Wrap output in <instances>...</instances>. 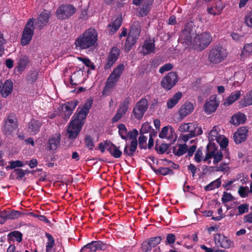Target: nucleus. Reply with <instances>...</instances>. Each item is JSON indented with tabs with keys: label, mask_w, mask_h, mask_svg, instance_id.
<instances>
[{
	"label": "nucleus",
	"mask_w": 252,
	"mask_h": 252,
	"mask_svg": "<svg viewBox=\"0 0 252 252\" xmlns=\"http://www.w3.org/2000/svg\"><path fill=\"white\" fill-rule=\"evenodd\" d=\"M93 103V100L89 99L82 107L80 106L78 107L77 111L72 117L67 129V132L69 134L68 136L70 138H76L80 132L84 124V121L89 113Z\"/></svg>",
	"instance_id": "f257e3e1"
},
{
	"label": "nucleus",
	"mask_w": 252,
	"mask_h": 252,
	"mask_svg": "<svg viewBox=\"0 0 252 252\" xmlns=\"http://www.w3.org/2000/svg\"><path fill=\"white\" fill-rule=\"evenodd\" d=\"M97 32L95 29L86 30L75 39V49L81 51L94 47L97 40Z\"/></svg>",
	"instance_id": "f03ea898"
},
{
	"label": "nucleus",
	"mask_w": 252,
	"mask_h": 252,
	"mask_svg": "<svg viewBox=\"0 0 252 252\" xmlns=\"http://www.w3.org/2000/svg\"><path fill=\"white\" fill-rule=\"evenodd\" d=\"M227 55L226 49L219 43L210 48L208 53V60L211 64L217 65L224 61Z\"/></svg>",
	"instance_id": "7ed1b4c3"
},
{
	"label": "nucleus",
	"mask_w": 252,
	"mask_h": 252,
	"mask_svg": "<svg viewBox=\"0 0 252 252\" xmlns=\"http://www.w3.org/2000/svg\"><path fill=\"white\" fill-rule=\"evenodd\" d=\"M138 131L135 128H133L131 131H128L127 134V138L131 139L130 145L126 143L124 149V154L126 157H133L138 146L137 136Z\"/></svg>",
	"instance_id": "20e7f679"
},
{
	"label": "nucleus",
	"mask_w": 252,
	"mask_h": 252,
	"mask_svg": "<svg viewBox=\"0 0 252 252\" xmlns=\"http://www.w3.org/2000/svg\"><path fill=\"white\" fill-rule=\"evenodd\" d=\"M212 40V37L209 32H203L194 37L193 46L196 50L202 51L207 48Z\"/></svg>",
	"instance_id": "39448f33"
},
{
	"label": "nucleus",
	"mask_w": 252,
	"mask_h": 252,
	"mask_svg": "<svg viewBox=\"0 0 252 252\" xmlns=\"http://www.w3.org/2000/svg\"><path fill=\"white\" fill-rule=\"evenodd\" d=\"M3 125L2 127L3 133L5 135H10L18 128V123L16 117L9 114L3 120Z\"/></svg>",
	"instance_id": "423d86ee"
},
{
	"label": "nucleus",
	"mask_w": 252,
	"mask_h": 252,
	"mask_svg": "<svg viewBox=\"0 0 252 252\" xmlns=\"http://www.w3.org/2000/svg\"><path fill=\"white\" fill-rule=\"evenodd\" d=\"M34 21L35 19L32 18L26 23L21 38V43L22 46H26L30 43L34 34Z\"/></svg>",
	"instance_id": "0eeeda50"
},
{
	"label": "nucleus",
	"mask_w": 252,
	"mask_h": 252,
	"mask_svg": "<svg viewBox=\"0 0 252 252\" xmlns=\"http://www.w3.org/2000/svg\"><path fill=\"white\" fill-rule=\"evenodd\" d=\"M178 80V75L176 72L171 71L162 78L161 86L166 91H169L176 85Z\"/></svg>",
	"instance_id": "6e6552de"
},
{
	"label": "nucleus",
	"mask_w": 252,
	"mask_h": 252,
	"mask_svg": "<svg viewBox=\"0 0 252 252\" xmlns=\"http://www.w3.org/2000/svg\"><path fill=\"white\" fill-rule=\"evenodd\" d=\"M76 11V8L71 4H63L56 11L57 17L62 20L68 19Z\"/></svg>",
	"instance_id": "1a4fd4ad"
},
{
	"label": "nucleus",
	"mask_w": 252,
	"mask_h": 252,
	"mask_svg": "<svg viewBox=\"0 0 252 252\" xmlns=\"http://www.w3.org/2000/svg\"><path fill=\"white\" fill-rule=\"evenodd\" d=\"M148 108V102L145 98L139 100L133 107L132 114L134 118L137 120L141 119Z\"/></svg>",
	"instance_id": "9d476101"
},
{
	"label": "nucleus",
	"mask_w": 252,
	"mask_h": 252,
	"mask_svg": "<svg viewBox=\"0 0 252 252\" xmlns=\"http://www.w3.org/2000/svg\"><path fill=\"white\" fill-rule=\"evenodd\" d=\"M78 103L77 100L73 99L62 104V109L63 113V118L64 120H67L69 118Z\"/></svg>",
	"instance_id": "9b49d317"
},
{
	"label": "nucleus",
	"mask_w": 252,
	"mask_h": 252,
	"mask_svg": "<svg viewBox=\"0 0 252 252\" xmlns=\"http://www.w3.org/2000/svg\"><path fill=\"white\" fill-rule=\"evenodd\" d=\"M216 245L223 249H227L233 247L234 244L227 237L220 234H216L214 236Z\"/></svg>",
	"instance_id": "f8f14e48"
},
{
	"label": "nucleus",
	"mask_w": 252,
	"mask_h": 252,
	"mask_svg": "<svg viewBox=\"0 0 252 252\" xmlns=\"http://www.w3.org/2000/svg\"><path fill=\"white\" fill-rule=\"evenodd\" d=\"M120 53V50L116 47H113L109 52L107 62L105 64V70L110 69L117 61Z\"/></svg>",
	"instance_id": "ddd939ff"
},
{
	"label": "nucleus",
	"mask_w": 252,
	"mask_h": 252,
	"mask_svg": "<svg viewBox=\"0 0 252 252\" xmlns=\"http://www.w3.org/2000/svg\"><path fill=\"white\" fill-rule=\"evenodd\" d=\"M162 240L161 236L151 237L144 241L141 245V250L143 252H148L160 243Z\"/></svg>",
	"instance_id": "4468645a"
},
{
	"label": "nucleus",
	"mask_w": 252,
	"mask_h": 252,
	"mask_svg": "<svg viewBox=\"0 0 252 252\" xmlns=\"http://www.w3.org/2000/svg\"><path fill=\"white\" fill-rule=\"evenodd\" d=\"M107 245L101 241H94L87 244L81 250V252L89 249L90 251L96 252L97 250L104 251L107 249Z\"/></svg>",
	"instance_id": "2eb2a0df"
},
{
	"label": "nucleus",
	"mask_w": 252,
	"mask_h": 252,
	"mask_svg": "<svg viewBox=\"0 0 252 252\" xmlns=\"http://www.w3.org/2000/svg\"><path fill=\"white\" fill-rule=\"evenodd\" d=\"M248 129L246 126L241 127L233 134V139L237 144L245 141L247 138Z\"/></svg>",
	"instance_id": "dca6fc26"
},
{
	"label": "nucleus",
	"mask_w": 252,
	"mask_h": 252,
	"mask_svg": "<svg viewBox=\"0 0 252 252\" xmlns=\"http://www.w3.org/2000/svg\"><path fill=\"white\" fill-rule=\"evenodd\" d=\"M106 145L107 150L114 158H118L121 157L122 152L120 151V147H117L110 141H106Z\"/></svg>",
	"instance_id": "f3484780"
},
{
	"label": "nucleus",
	"mask_w": 252,
	"mask_h": 252,
	"mask_svg": "<svg viewBox=\"0 0 252 252\" xmlns=\"http://www.w3.org/2000/svg\"><path fill=\"white\" fill-rule=\"evenodd\" d=\"M50 15L43 12L38 16L35 22V26L39 30H41L48 23Z\"/></svg>",
	"instance_id": "a211bd4d"
},
{
	"label": "nucleus",
	"mask_w": 252,
	"mask_h": 252,
	"mask_svg": "<svg viewBox=\"0 0 252 252\" xmlns=\"http://www.w3.org/2000/svg\"><path fill=\"white\" fill-rule=\"evenodd\" d=\"M143 53L144 55H149L155 51V40L149 38L146 40L142 46Z\"/></svg>",
	"instance_id": "6ab92c4d"
},
{
	"label": "nucleus",
	"mask_w": 252,
	"mask_h": 252,
	"mask_svg": "<svg viewBox=\"0 0 252 252\" xmlns=\"http://www.w3.org/2000/svg\"><path fill=\"white\" fill-rule=\"evenodd\" d=\"M42 123L38 121L32 119L28 124V130L32 135H36L40 130Z\"/></svg>",
	"instance_id": "aec40b11"
},
{
	"label": "nucleus",
	"mask_w": 252,
	"mask_h": 252,
	"mask_svg": "<svg viewBox=\"0 0 252 252\" xmlns=\"http://www.w3.org/2000/svg\"><path fill=\"white\" fill-rule=\"evenodd\" d=\"M13 82L11 80H6L4 83H2L1 93L2 97L6 98L10 94L13 90Z\"/></svg>",
	"instance_id": "412c9836"
},
{
	"label": "nucleus",
	"mask_w": 252,
	"mask_h": 252,
	"mask_svg": "<svg viewBox=\"0 0 252 252\" xmlns=\"http://www.w3.org/2000/svg\"><path fill=\"white\" fill-rule=\"evenodd\" d=\"M218 105L219 104L217 103L215 98L212 99L211 97H210V100H207L205 103L203 107L204 110L207 114H210L216 111Z\"/></svg>",
	"instance_id": "4be33fe9"
},
{
	"label": "nucleus",
	"mask_w": 252,
	"mask_h": 252,
	"mask_svg": "<svg viewBox=\"0 0 252 252\" xmlns=\"http://www.w3.org/2000/svg\"><path fill=\"white\" fill-rule=\"evenodd\" d=\"M60 142L61 137L60 134L52 135L48 141L47 148L49 150H55L60 145Z\"/></svg>",
	"instance_id": "5701e85b"
},
{
	"label": "nucleus",
	"mask_w": 252,
	"mask_h": 252,
	"mask_svg": "<svg viewBox=\"0 0 252 252\" xmlns=\"http://www.w3.org/2000/svg\"><path fill=\"white\" fill-rule=\"evenodd\" d=\"M154 0H144L142 7L138 11V15L144 17L149 13L153 5Z\"/></svg>",
	"instance_id": "b1692460"
},
{
	"label": "nucleus",
	"mask_w": 252,
	"mask_h": 252,
	"mask_svg": "<svg viewBox=\"0 0 252 252\" xmlns=\"http://www.w3.org/2000/svg\"><path fill=\"white\" fill-rule=\"evenodd\" d=\"M194 108L192 103L190 102H186L179 109V114L181 118H184L188 115L190 114Z\"/></svg>",
	"instance_id": "393cba45"
},
{
	"label": "nucleus",
	"mask_w": 252,
	"mask_h": 252,
	"mask_svg": "<svg viewBox=\"0 0 252 252\" xmlns=\"http://www.w3.org/2000/svg\"><path fill=\"white\" fill-rule=\"evenodd\" d=\"M246 119V116L244 113L239 112L232 116L230 122L234 125L238 126L244 123Z\"/></svg>",
	"instance_id": "a878e982"
},
{
	"label": "nucleus",
	"mask_w": 252,
	"mask_h": 252,
	"mask_svg": "<svg viewBox=\"0 0 252 252\" xmlns=\"http://www.w3.org/2000/svg\"><path fill=\"white\" fill-rule=\"evenodd\" d=\"M138 38V37L133 36V35L128 33L124 45L125 50L126 52H129L132 49V46L135 44Z\"/></svg>",
	"instance_id": "bb28decb"
},
{
	"label": "nucleus",
	"mask_w": 252,
	"mask_h": 252,
	"mask_svg": "<svg viewBox=\"0 0 252 252\" xmlns=\"http://www.w3.org/2000/svg\"><path fill=\"white\" fill-rule=\"evenodd\" d=\"M117 82V80L109 76L102 91V94L104 95H108L110 93V90L115 87Z\"/></svg>",
	"instance_id": "cd10ccee"
},
{
	"label": "nucleus",
	"mask_w": 252,
	"mask_h": 252,
	"mask_svg": "<svg viewBox=\"0 0 252 252\" xmlns=\"http://www.w3.org/2000/svg\"><path fill=\"white\" fill-rule=\"evenodd\" d=\"M182 96L183 94L181 92H178L175 93L174 95L167 101L166 103L167 107L168 109L173 108L178 103Z\"/></svg>",
	"instance_id": "c85d7f7f"
},
{
	"label": "nucleus",
	"mask_w": 252,
	"mask_h": 252,
	"mask_svg": "<svg viewBox=\"0 0 252 252\" xmlns=\"http://www.w3.org/2000/svg\"><path fill=\"white\" fill-rule=\"evenodd\" d=\"M45 236L47 238L46 243V252H52L53 249L55 245V239L53 236L49 233L45 232Z\"/></svg>",
	"instance_id": "c756f323"
},
{
	"label": "nucleus",
	"mask_w": 252,
	"mask_h": 252,
	"mask_svg": "<svg viewBox=\"0 0 252 252\" xmlns=\"http://www.w3.org/2000/svg\"><path fill=\"white\" fill-rule=\"evenodd\" d=\"M25 174V172L23 169L21 168L15 169L11 172L9 179L10 180H19L23 178Z\"/></svg>",
	"instance_id": "7c9ffc66"
},
{
	"label": "nucleus",
	"mask_w": 252,
	"mask_h": 252,
	"mask_svg": "<svg viewBox=\"0 0 252 252\" xmlns=\"http://www.w3.org/2000/svg\"><path fill=\"white\" fill-rule=\"evenodd\" d=\"M124 69V65L123 64H120L116 68L114 69L109 76L118 81Z\"/></svg>",
	"instance_id": "2f4dec72"
},
{
	"label": "nucleus",
	"mask_w": 252,
	"mask_h": 252,
	"mask_svg": "<svg viewBox=\"0 0 252 252\" xmlns=\"http://www.w3.org/2000/svg\"><path fill=\"white\" fill-rule=\"evenodd\" d=\"M23 234L22 233L17 230L10 232L7 235V238L8 241H15L18 242H21L22 240Z\"/></svg>",
	"instance_id": "473e14b6"
},
{
	"label": "nucleus",
	"mask_w": 252,
	"mask_h": 252,
	"mask_svg": "<svg viewBox=\"0 0 252 252\" xmlns=\"http://www.w3.org/2000/svg\"><path fill=\"white\" fill-rule=\"evenodd\" d=\"M153 171L157 175L166 176L167 175H173L174 172L169 167H160L157 169H154Z\"/></svg>",
	"instance_id": "72a5a7b5"
},
{
	"label": "nucleus",
	"mask_w": 252,
	"mask_h": 252,
	"mask_svg": "<svg viewBox=\"0 0 252 252\" xmlns=\"http://www.w3.org/2000/svg\"><path fill=\"white\" fill-rule=\"evenodd\" d=\"M29 58L27 56H21L18 61L17 68L19 71H23L28 65Z\"/></svg>",
	"instance_id": "f704fd0d"
},
{
	"label": "nucleus",
	"mask_w": 252,
	"mask_h": 252,
	"mask_svg": "<svg viewBox=\"0 0 252 252\" xmlns=\"http://www.w3.org/2000/svg\"><path fill=\"white\" fill-rule=\"evenodd\" d=\"M141 32V26L140 23L137 21H134L131 26L129 33L139 37Z\"/></svg>",
	"instance_id": "c9c22d12"
},
{
	"label": "nucleus",
	"mask_w": 252,
	"mask_h": 252,
	"mask_svg": "<svg viewBox=\"0 0 252 252\" xmlns=\"http://www.w3.org/2000/svg\"><path fill=\"white\" fill-rule=\"evenodd\" d=\"M122 23V16L117 17L113 22L109 24V27L110 28V31L113 32H116L121 27Z\"/></svg>",
	"instance_id": "e433bc0d"
},
{
	"label": "nucleus",
	"mask_w": 252,
	"mask_h": 252,
	"mask_svg": "<svg viewBox=\"0 0 252 252\" xmlns=\"http://www.w3.org/2000/svg\"><path fill=\"white\" fill-rule=\"evenodd\" d=\"M221 186V180L220 178H219L215 180V181L211 182L208 185L204 187V190L206 191H210L215 189H218L220 188Z\"/></svg>",
	"instance_id": "4c0bfd02"
},
{
	"label": "nucleus",
	"mask_w": 252,
	"mask_h": 252,
	"mask_svg": "<svg viewBox=\"0 0 252 252\" xmlns=\"http://www.w3.org/2000/svg\"><path fill=\"white\" fill-rule=\"evenodd\" d=\"M252 105V90H251L247 96L240 101V106L241 107Z\"/></svg>",
	"instance_id": "58836bf2"
},
{
	"label": "nucleus",
	"mask_w": 252,
	"mask_h": 252,
	"mask_svg": "<svg viewBox=\"0 0 252 252\" xmlns=\"http://www.w3.org/2000/svg\"><path fill=\"white\" fill-rule=\"evenodd\" d=\"M179 40L182 43H185L189 45L191 43L192 41L191 34L182 32L180 34Z\"/></svg>",
	"instance_id": "ea45409f"
},
{
	"label": "nucleus",
	"mask_w": 252,
	"mask_h": 252,
	"mask_svg": "<svg viewBox=\"0 0 252 252\" xmlns=\"http://www.w3.org/2000/svg\"><path fill=\"white\" fill-rule=\"evenodd\" d=\"M188 151V146L187 144L180 145L178 150H176L175 148L173 149V153L178 157L181 156L184 154H186Z\"/></svg>",
	"instance_id": "a19ab883"
},
{
	"label": "nucleus",
	"mask_w": 252,
	"mask_h": 252,
	"mask_svg": "<svg viewBox=\"0 0 252 252\" xmlns=\"http://www.w3.org/2000/svg\"><path fill=\"white\" fill-rule=\"evenodd\" d=\"M117 127L119 129V134L121 138L124 140H126V135L128 131L125 125L124 124H120L118 125Z\"/></svg>",
	"instance_id": "79ce46f5"
},
{
	"label": "nucleus",
	"mask_w": 252,
	"mask_h": 252,
	"mask_svg": "<svg viewBox=\"0 0 252 252\" xmlns=\"http://www.w3.org/2000/svg\"><path fill=\"white\" fill-rule=\"evenodd\" d=\"M228 163H226L225 162H222L220 163L219 166H217L215 167L210 166V168H214L215 171L217 172L221 171L223 172L224 174L227 172L229 170V167L227 166Z\"/></svg>",
	"instance_id": "37998d69"
},
{
	"label": "nucleus",
	"mask_w": 252,
	"mask_h": 252,
	"mask_svg": "<svg viewBox=\"0 0 252 252\" xmlns=\"http://www.w3.org/2000/svg\"><path fill=\"white\" fill-rule=\"evenodd\" d=\"M6 218L8 220H15L20 218L23 213L19 211L12 210L10 212H5Z\"/></svg>",
	"instance_id": "c03bdc74"
},
{
	"label": "nucleus",
	"mask_w": 252,
	"mask_h": 252,
	"mask_svg": "<svg viewBox=\"0 0 252 252\" xmlns=\"http://www.w3.org/2000/svg\"><path fill=\"white\" fill-rule=\"evenodd\" d=\"M241 96L240 91H237L231 93L226 99V103L230 105L237 100Z\"/></svg>",
	"instance_id": "a18cd8bd"
},
{
	"label": "nucleus",
	"mask_w": 252,
	"mask_h": 252,
	"mask_svg": "<svg viewBox=\"0 0 252 252\" xmlns=\"http://www.w3.org/2000/svg\"><path fill=\"white\" fill-rule=\"evenodd\" d=\"M169 145L166 143H162L158 146L157 143L156 144L155 149L158 154L162 155L164 154L168 150Z\"/></svg>",
	"instance_id": "49530a36"
},
{
	"label": "nucleus",
	"mask_w": 252,
	"mask_h": 252,
	"mask_svg": "<svg viewBox=\"0 0 252 252\" xmlns=\"http://www.w3.org/2000/svg\"><path fill=\"white\" fill-rule=\"evenodd\" d=\"M220 138V137L219 135L217 127L216 126H214L209 133V139L210 141H212L215 140L217 141Z\"/></svg>",
	"instance_id": "de8ad7c7"
},
{
	"label": "nucleus",
	"mask_w": 252,
	"mask_h": 252,
	"mask_svg": "<svg viewBox=\"0 0 252 252\" xmlns=\"http://www.w3.org/2000/svg\"><path fill=\"white\" fill-rule=\"evenodd\" d=\"M147 137L143 135H140L138 138V144L140 149H147Z\"/></svg>",
	"instance_id": "09e8293b"
},
{
	"label": "nucleus",
	"mask_w": 252,
	"mask_h": 252,
	"mask_svg": "<svg viewBox=\"0 0 252 252\" xmlns=\"http://www.w3.org/2000/svg\"><path fill=\"white\" fill-rule=\"evenodd\" d=\"M238 193L240 197L242 198H245L249 195V189L248 187L246 186H240L238 190Z\"/></svg>",
	"instance_id": "8fccbe9b"
},
{
	"label": "nucleus",
	"mask_w": 252,
	"mask_h": 252,
	"mask_svg": "<svg viewBox=\"0 0 252 252\" xmlns=\"http://www.w3.org/2000/svg\"><path fill=\"white\" fill-rule=\"evenodd\" d=\"M38 75V73L37 71H32L30 74L27 76L26 80L31 84H33L36 81Z\"/></svg>",
	"instance_id": "3c124183"
},
{
	"label": "nucleus",
	"mask_w": 252,
	"mask_h": 252,
	"mask_svg": "<svg viewBox=\"0 0 252 252\" xmlns=\"http://www.w3.org/2000/svg\"><path fill=\"white\" fill-rule=\"evenodd\" d=\"M85 146L90 150H92L94 147V139L90 135H87L84 139Z\"/></svg>",
	"instance_id": "603ef678"
},
{
	"label": "nucleus",
	"mask_w": 252,
	"mask_h": 252,
	"mask_svg": "<svg viewBox=\"0 0 252 252\" xmlns=\"http://www.w3.org/2000/svg\"><path fill=\"white\" fill-rule=\"evenodd\" d=\"M10 165L6 167V169H15L16 167H21L24 166V164L20 160H15L10 162Z\"/></svg>",
	"instance_id": "864d4df0"
},
{
	"label": "nucleus",
	"mask_w": 252,
	"mask_h": 252,
	"mask_svg": "<svg viewBox=\"0 0 252 252\" xmlns=\"http://www.w3.org/2000/svg\"><path fill=\"white\" fill-rule=\"evenodd\" d=\"M6 40L4 38L3 33L0 31V57H2L4 54V45Z\"/></svg>",
	"instance_id": "5fc2aeb1"
},
{
	"label": "nucleus",
	"mask_w": 252,
	"mask_h": 252,
	"mask_svg": "<svg viewBox=\"0 0 252 252\" xmlns=\"http://www.w3.org/2000/svg\"><path fill=\"white\" fill-rule=\"evenodd\" d=\"M78 59L80 61H82L88 67H90L93 70L95 69V67L94 64L91 61L89 58L78 57Z\"/></svg>",
	"instance_id": "6e6d98bb"
},
{
	"label": "nucleus",
	"mask_w": 252,
	"mask_h": 252,
	"mask_svg": "<svg viewBox=\"0 0 252 252\" xmlns=\"http://www.w3.org/2000/svg\"><path fill=\"white\" fill-rule=\"evenodd\" d=\"M195 27V25L193 22L191 21H189L187 22L185 25V27L184 30H183V32H185L188 33H192V30L193 28Z\"/></svg>",
	"instance_id": "4d7b16f0"
},
{
	"label": "nucleus",
	"mask_w": 252,
	"mask_h": 252,
	"mask_svg": "<svg viewBox=\"0 0 252 252\" xmlns=\"http://www.w3.org/2000/svg\"><path fill=\"white\" fill-rule=\"evenodd\" d=\"M203 158L202 148L200 147L197 149L196 153L195 154L194 160L197 163H199L202 160H203Z\"/></svg>",
	"instance_id": "13d9d810"
},
{
	"label": "nucleus",
	"mask_w": 252,
	"mask_h": 252,
	"mask_svg": "<svg viewBox=\"0 0 252 252\" xmlns=\"http://www.w3.org/2000/svg\"><path fill=\"white\" fill-rule=\"evenodd\" d=\"M217 151V147L214 144L209 143L206 147V152L211 154L213 157L215 155Z\"/></svg>",
	"instance_id": "bf43d9fd"
},
{
	"label": "nucleus",
	"mask_w": 252,
	"mask_h": 252,
	"mask_svg": "<svg viewBox=\"0 0 252 252\" xmlns=\"http://www.w3.org/2000/svg\"><path fill=\"white\" fill-rule=\"evenodd\" d=\"M217 142L219 143L221 149H224L228 145V139L226 137H220Z\"/></svg>",
	"instance_id": "052dcab7"
},
{
	"label": "nucleus",
	"mask_w": 252,
	"mask_h": 252,
	"mask_svg": "<svg viewBox=\"0 0 252 252\" xmlns=\"http://www.w3.org/2000/svg\"><path fill=\"white\" fill-rule=\"evenodd\" d=\"M169 126H165L161 129V131L159 133L158 136L161 139L168 138L167 134L169 132Z\"/></svg>",
	"instance_id": "680f3d73"
},
{
	"label": "nucleus",
	"mask_w": 252,
	"mask_h": 252,
	"mask_svg": "<svg viewBox=\"0 0 252 252\" xmlns=\"http://www.w3.org/2000/svg\"><path fill=\"white\" fill-rule=\"evenodd\" d=\"M176 240V236L173 233H169L166 236V240L165 242L166 245H172L174 244Z\"/></svg>",
	"instance_id": "e2e57ef3"
},
{
	"label": "nucleus",
	"mask_w": 252,
	"mask_h": 252,
	"mask_svg": "<svg viewBox=\"0 0 252 252\" xmlns=\"http://www.w3.org/2000/svg\"><path fill=\"white\" fill-rule=\"evenodd\" d=\"M245 53L246 55L247 54L252 53V42L244 45L241 54L242 55H244Z\"/></svg>",
	"instance_id": "0e129e2a"
},
{
	"label": "nucleus",
	"mask_w": 252,
	"mask_h": 252,
	"mask_svg": "<svg viewBox=\"0 0 252 252\" xmlns=\"http://www.w3.org/2000/svg\"><path fill=\"white\" fill-rule=\"evenodd\" d=\"M173 68V65L171 63H167L160 67L159 69V72L161 74L163 73L165 71L171 70Z\"/></svg>",
	"instance_id": "69168bd1"
},
{
	"label": "nucleus",
	"mask_w": 252,
	"mask_h": 252,
	"mask_svg": "<svg viewBox=\"0 0 252 252\" xmlns=\"http://www.w3.org/2000/svg\"><path fill=\"white\" fill-rule=\"evenodd\" d=\"M233 199V197L230 193L224 192L221 197V201L222 203H226L232 201Z\"/></svg>",
	"instance_id": "338daca9"
},
{
	"label": "nucleus",
	"mask_w": 252,
	"mask_h": 252,
	"mask_svg": "<svg viewBox=\"0 0 252 252\" xmlns=\"http://www.w3.org/2000/svg\"><path fill=\"white\" fill-rule=\"evenodd\" d=\"M249 205L248 204H243L238 206L239 214L241 215L247 213L249 211Z\"/></svg>",
	"instance_id": "774afa93"
}]
</instances>
